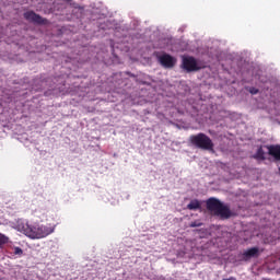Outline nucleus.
Segmentation results:
<instances>
[{
  "label": "nucleus",
  "mask_w": 280,
  "mask_h": 280,
  "mask_svg": "<svg viewBox=\"0 0 280 280\" xmlns=\"http://www.w3.org/2000/svg\"><path fill=\"white\" fill-rule=\"evenodd\" d=\"M206 207L211 215L221 218V220H229V218L233 215L231 208L214 197H211L206 201Z\"/></svg>",
  "instance_id": "nucleus-1"
},
{
  "label": "nucleus",
  "mask_w": 280,
  "mask_h": 280,
  "mask_svg": "<svg viewBox=\"0 0 280 280\" xmlns=\"http://www.w3.org/2000/svg\"><path fill=\"white\" fill-rule=\"evenodd\" d=\"M23 233L26 237H31V240H43V237H47V235H51L54 233V229L47 225H30L26 224L23 226Z\"/></svg>",
  "instance_id": "nucleus-2"
},
{
  "label": "nucleus",
  "mask_w": 280,
  "mask_h": 280,
  "mask_svg": "<svg viewBox=\"0 0 280 280\" xmlns=\"http://www.w3.org/2000/svg\"><path fill=\"white\" fill-rule=\"evenodd\" d=\"M189 141L191 145H195V148H198L199 150H207L208 152H213V140H211V138L203 132L191 135L189 137Z\"/></svg>",
  "instance_id": "nucleus-3"
},
{
  "label": "nucleus",
  "mask_w": 280,
  "mask_h": 280,
  "mask_svg": "<svg viewBox=\"0 0 280 280\" xmlns=\"http://www.w3.org/2000/svg\"><path fill=\"white\" fill-rule=\"evenodd\" d=\"M182 67L185 71H187V73L205 69V67H202L194 57H184L182 61Z\"/></svg>",
  "instance_id": "nucleus-4"
},
{
  "label": "nucleus",
  "mask_w": 280,
  "mask_h": 280,
  "mask_svg": "<svg viewBox=\"0 0 280 280\" xmlns=\"http://www.w3.org/2000/svg\"><path fill=\"white\" fill-rule=\"evenodd\" d=\"M24 19L30 23H34L35 25H46L47 19H43V16L38 15L34 11H27L24 13Z\"/></svg>",
  "instance_id": "nucleus-5"
},
{
  "label": "nucleus",
  "mask_w": 280,
  "mask_h": 280,
  "mask_svg": "<svg viewBox=\"0 0 280 280\" xmlns=\"http://www.w3.org/2000/svg\"><path fill=\"white\" fill-rule=\"evenodd\" d=\"M159 62L164 69H174L176 67V58L170 54H163L159 57Z\"/></svg>",
  "instance_id": "nucleus-6"
},
{
  "label": "nucleus",
  "mask_w": 280,
  "mask_h": 280,
  "mask_svg": "<svg viewBox=\"0 0 280 280\" xmlns=\"http://www.w3.org/2000/svg\"><path fill=\"white\" fill-rule=\"evenodd\" d=\"M269 156H273L276 161H280V144H271L267 147Z\"/></svg>",
  "instance_id": "nucleus-7"
},
{
  "label": "nucleus",
  "mask_w": 280,
  "mask_h": 280,
  "mask_svg": "<svg viewBox=\"0 0 280 280\" xmlns=\"http://www.w3.org/2000/svg\"><path fill=\"white\" fill-rule=\"evenodd\" d=\"M245 260L252 259V257H259V247H252L243 253Z\"/></svg>",
  "instance_id": "nucleus-8"
},
{
  "label": "nucleus",
  "mask_w": 280,
  "mask_h": 280,
  "mask_svg": "<svg viewBox=\"0 0 280 280\" xmlns=\"http://www.w3.org/2000/svg\"><path fill=\"white\" fill-rule=\"evenodd\" d=\"M187 209L189 211H198V209H202V203L198 199H192L188 205Z\"/></svg>",
  "instance_id": "nucleus-9"
},
{
  "label": "nucleus",
  "mask_w": 280,
  "mask_h": 280,
  "mask_svg": "<svg viewBox=\"0 0 280 280\" xmlns=\"http://www.w3.org/2000/svg\"><path fill=\"white\" fill-rule=\"evenodd\" d=\"M254 159H258L259 161H266V152H264V149L261 147L257 150Z\"/></svg>",
  "instance_id": "nucleus-10"
},
{
  "label": "nucleus",
  "mask_w": 280,
  "mask_h": 280,
  "mask_svg": "<svg viewBox=\"0 0 280 280\" xmlns=\"http://www.w3.org/2000/svg\"><path fill=\"white\" fill-rule=\"evenodd\" d=\"M9 240L10 238H8V236L0 233V248H3V246H5V244H8Z\"/></svg>",
  "instance_id": "nucleus-11"
},
{
  "label": "nucleus",
  "mask_w": 280,
  "mask_h": 280,
  "mask_svg": "<svg viewBox=\"0 0 280 280\" xmlns=\"http://www.w3.org/2000/svg\"><path fill=\"white\" fill-rule=\"evenodd\" d=\"M202 222L200 220H196V221H192L190 222L189 226L190 229H197L198 226H202Z\"/></svg>",
  "instance_id": "nucleus-12"
},
{
  "label": "nucleus",
  "mask_w": 280,
  "mask_h": 280,
  "mask_svg": "<svg viewBox=\"0 0 280 280\" xmlns=\"http://www.w3.org/2000/svg\"><path fill=\"white\" fill-rule=\"evenodd\" d=\"M13 255H23V249L21 247H14Z\"/></svg>",
  "instance_id": "nucleus-13"
},
{
  "label": "nucleus",
  "mask_w": 280,
  "mask_h": 280,
  "mask_svg": "<svg viewBox=\"0 0 280 280\" xmlns=\"http://www.w3.org/2000/svg\"><path fill=\"white\" fill-rule=\"evenodd\" d=\"M249 93H252V95H257V93H259V90H257L255 88H250Z\"/></svg>",
  "instance_id": "nucleus-14"
}]
</instances>
